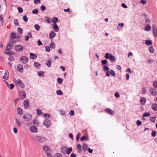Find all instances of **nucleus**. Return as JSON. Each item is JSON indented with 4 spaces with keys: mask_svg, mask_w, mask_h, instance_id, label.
I'll return each instance as SVG.
<instances>
[{
    "mask_svg": "<svg viewBox=\"0 0 157 157\" xmlns=\"http://www.w3.org/2000/svg\"><path fill=\"white\" fill-rule=\"evenodd\" d=\"M33 139L34 140L40 143H42L46 141V138L45 137L36 135Z\"/></svg>",
    "mask_w": 157,
    "mask_h": 157,
    "instance_id": "obj_1",
    "label": "nucleus"
},
{
    "mask_svg": "<svg viewBox=\"0 0 157 157\" xmlns=\"http://www.w3.org/2000/svg\"><path fill=\"white\" fill-rule=\"evenodd\" d=\"M32 115L29 113H26L25 114L23 117V119L25 121H30L32 119Z\"/></svg>",
    "mask_w": 157,
    "mask_h": 157,
    "instance_id": "obj_2",
    "label": "nucleus"
},
{
    "mask_svg": "<svg viewBox=\"0 0 157 157\" xmlns=\"http://www.w3.org/2000/svg\"><path fill=\"white\" fill-rule=\"evenodd\" d=\"M14 49L17 51L22 52L23 50V47L21 45H17L15 46Z\"/></svg>",
    "mask_w": 157,
    "mask_h": 157,
    "instance_id": "obj_3",
    "label": "nucleus"
},
{
    "mask_svg": "<svg viewBox=\"0 0 157 157\" xmlns=\"http://www.w3.org/2000/svg\"><path fill=\"white\" fill-rule=\"evenodd\" d=\"M20 61L23 63H26L28 61V57L25 56H23L20 58Z\"/></svg>",
    "mask_w": 157,
    "mask_h": 157,
    "instance_id": "obj_4",
    "label": "nucleus"
},
{
    "mask_svg": "<svg viewBox=\"0 0 157 157\" xmlns=\"http://www.w3.org/2000/svg\"><path fill=\"white\" fill-rule=\"evenodd\" d=\"M29 130L32 132L33 133H36L38 131V129L37 127L35 126H31L29 128Z\"/></svg>",
    "mask_w": 157,
    "mask_h": 157,
    "instance_id": "obj_5",
    "label": "nucleus"
},
{
    "mask_svg": "<svg viewBox=\"0 0 157 157\" xmlns=\"http://www.w3.org/2000/svg\"><path fill=\"white\" fill-rule=\"evenodd\" d=\"M19 93L21 97V98L22 99H24L26 97V94L24 90H21V91H19Z\"/></svg>",
    "mask_w": 157,
    "mask_h": 157,
    "instance_id": "obj_6",
    "label": "nucleus"
},
{
    "mask_svg": "<svg viewBox=\"0 0 157 157\" xmlns=\"http://www.w3.org/2000/svg\"><path fill=\"white\" fill-rule=\"evenodd\" d=\"M43 124L47 128H49L51 124V121L50 120L48 119H46L44 122Z\"/></svg>",
    "mask_w": 157,
    "mask_h": 157,
    "instance_id": "obj_7",
    "label": "nucleus"
},
{
    "mask_svg": "<svg viewBox=\"0 0 157 157\" xmlns=\"http://www.w3.org/2000/svg\"><path fill=\"white\" fill-rule=\"evenodd\" d=\"M61 150L63 153L69 154V148H67L66 147H62L61 149Z\"/></svg>",
    "mask_w": 157,
    "mask_h": 157,
    "instance_id": "obj_8",
    "label": "nucleus"
},
{
    "mask_svg": "<svg viewBox=\"0 0 157 157\" xmlns=\"http://www.w3.org/2000/svg\"><path fill=\"white\" fill-rule=\"evenodd\" d=\"M29 102L28 100H25L23 102L25 109H27L28 107L29 106Z\"/></svg>",
    "mask_w": 157,
    "mask_h": 157,
    "instance_id": "obj_9",
    "label": "nucleus"
},
{
    "mask_svg": "<svg viewBox=\"0 0 157 157\" xmlns=\"http://www.w3.org/2000/svg\"><path fill=\"white\" fill-rule=\"evenodd\" d=\"M16 83L18 84L19 86L22 88H24L25 87V85L22 82L21 80L20 79H18L17 80H16Z\"/></svg>",
    "mask_w": 157,
    "mask_h": 157,
    "instance_id": "obj_10",
    "label": "nucleus"
},
{
    "mask_svg": "<svg viewBox=\"0 0 157 157\" xmlns=\"http://www.w3.org/2000/svg\"><path fill=\"white\" fill-rule=\"evenodd\" d=\"M27 36H24L25 40L27 41L29 40L30 38H32V33L31 32H29L27 33Z\"/></svg>",
    "mask_w": 157,
    "mask_h": 157,
    "instance_id": "obj_11",
    "label": "nucleus"
},
{
    "mask_svg": "<svg viewBox=\"0 0 157 157\" xmlns=\"http://www.w3.org/2000/svg\"><path fill=\"white\" fill-rule=\"evenodd\" d=\"M105 112L112 115H113L114 113V112L112 110L108 108H105Z\"/></svg>",
    "mask_w": 157,
    "mask_h": 157,
    "instance_id": "obj_12",
    "label": "nucleus"
},
{
    "mask_svg": "<svg viewBox=\"0 0 157 157\" xmlns=\"http://www.w3.org/2000/svg\"><path fill=\"white\" fill-rule=\"evenodd\" d=\"M16 41H12L9 42L7 46H8L9 47L12 48L13 46L15 44Z\"/></svg>",
    "mask_w": 157,
    "mask_h": 157,
    "instance_id": "obj_13",
    "label": "nucleus"
},
{
    "mask_svg": "<svg viewBox=\"0 0 157 157\" xmlns=\"http://www.w3.org/2000/svg\"><path fill=\"white\" fill-rule=\"evenodd\" d=\"M150 92L151 94L153 96L155 95L156 94L157 92L156 90L153 88L150 89Z\"/></svg>",
    "mask_w": 157,
    "mask_h": 157,
    "instance_id": "obj_14",
    "label": "nucleus"
},
{
    "mask_svg": "<svg viewBox=\"0 0 157 157\" xmlns=\"http://www.w3.org/2000/svg\"><path fill=\"white\" fill-rule=\"evenodd\" d=\"M9 72L8 70H6L5 71V75L3 76V78L5 80H7L8 79Z\"/></svg>",
    "mask_w": 157,
    "mask_h": 157,
    "instance_id": "obj_15",
    "label": "nucleus"
},
{
    "mask_svg": "<svg viewBox=\"0 0 157 157\" xmlns=\"http://www.w3.org/2000/svg\"><path fill=\"white\" fill-rule=\"evenodd\" d=\"M18 71L21 73L23 72V66L21 64H19L17 66Z\"/></svg>",
    "mask_w": 157,
    "mask_h": 157,
    "instance_id": "obj_16",
    "label": "nucleus"
},
{
    "mask_svg": "<svg viewBox=\"0 0 157 157\" xmlns=\"http://www.w3.org/2000/svg\"><path fill=\"white\" fill-rule=\"evenodd\" d=\"M146 101V99L144 97H141L140 99V102L141 105H144L145 104Z\"/></svg>",
    "mask_w": 157,
    "mask_h": 157,
    "instance_id": "obj_17",
    "label": "nucleus"
},
{
    "mask_svg": "<svg viewBox=\"0 0 157 157\" xmlns=\"http://www.w3.org/2000/svg\"><path fill=\"white\" fill-rule=\"evenodd\" d=\"M30 57L31 59H34L36 58L37 56L35 54L30 53Z\"/></svg>",
    "mask_w": 157,
    "mask_h": 157,
    "instance_id": "obj_18",
    "label": "nucleus"
},
{
    "mask_svg": "<svg viewBox=\"0 0 157 157\" xmlns=\"http://www.w3.org/2000/svg\"><path fill=\"white\" fill-rule=\"evenodd\" d=\"M56 33L54 32H51L49 33V37L51 39L54 38L56 36Z\"/></svg>",
    "mask_w": 157,
    "mask_h": 157,
    "instance_id": "obj_19",
    "label": "nucleus"
},
{
    "mask_svg": "<svg viewBox=\"0 0 157 157\" xmlns=\"http://www.w3.org/2000/svg\"><path fill=\"white\" fill-rule=\"evenodd\" d=\"M151 108L154 111H157V104L155 103L153 104L151 106Z\"/></svg>",
    "mask_w": 157,
    "mask_h": 157,
    "instance_id": "obj_20",
    "label": "nucleus"
},
{
    "mask_svg": "<svg viewBox=\"0 0 157 157\" xmlns=\"http://www.w3.org/2000/svg\"><path fill=\"white\" fill-rule=\"evenodd\" d=\"M151 26L150 25L148 24L145 26V31H149L151 30Z\"/></svg>",
    "mask_w": 157,
    "mask_h": 157,
    "instance_id": "obj_21",
    "label": "nucleus"
},
{
    "mask_svg": "<svg viewBox=\"0 0 157 157\" xmlns=\"http://www.w3.org/2000/svg\"><path fill=\"white\" fill-rule=\"evenodd\" d=\"M58 18L57 17H53L52 20V22L54 23V24H56L58 21Z\"/></svg>",
    "mask_w": 157,
    "mask_h": 157,
    "instance_id": "obj_22",
    "label": "nucleus"
},
{
    "mask_svg": "<svg viewBox=\"0 0 157 157\" xmlns=\"http://www.w3.org/2000/svg\"><path fill=\"white\" fill-rule=\"evenodd\" d=\"M53 28L56 32H57L58 31L59 27L56 24H53Z\"/></svg>",
    "mask_w": 157,
    "mask_h": 157,
    "instance_id": "obj_23",
    "label": "nucleus"
},
{
    "mask_svg": "<svg viewBox=\"0 0 157 157\" xmlns=\"http://www.w3.org/2000/svg\"><path fill=\"white\" fill-rule=\"evenodd\" d=\"M34 66L37 69H39L40 67V64L38 62H36L34 63Z\"/></svg>",
    "mask_w": 157,
    "mask_h": 157,
    "instance_id": "obj_24",
    "label": "nucleus"
},
{
    "mask_svg": "<svg viewBox=\"0 0 157 157\" xmlns=\"http://www.w3.org/2000/svg\"><path fill=\"white\" fill-rule=\"evenodd\" d=\"M5 82L7 83V84L8 86V87H9L10 89H13L14 87V85H13L12 84H10V85H9V84L6 82V81Z\"/></svg>",
    "mask_w": 157,
    "mask_h": 157,
    "instance_id": "obj_25",
    "label": "nucleus"
},
{
    "mask_svg": "<svg viewBox=\"0 0 157 157\" xmlns=\"http://www.w3.org/2000/svg\"><path fill=\"white\" fill-rule=\"evenodd\" d=\"M77 148L78 150V152L80 153L82 151V146L81 145L79 144H78Z\"/></svg>",
    "mask_w": 157,
    "mask_h": 157,
    "instance_id": "obj_26",
    "label": "nucleus"
},
{
    "mask_svg": "<svg viewBox=\"0 0 157 157\" xmlns=\"http://www.w3.org/2000/svg\"><path fill=\"white\" fill-rule=\"evenodd\" d=\"M17 113H18L21 115H22L23 114V110L20 107H18L17 108Z\"/></svg>",
    "mask_w": 157,
    "mask_h": 157,
    "instance_id": "obj_27",
    "label": "nucleus"
},
{
    "mask_svg": "<svg viewBox=\"0 0 157 157\" xmlns=\"http://www.w3.org/2000/svg\"><path fill=\"white\" fill-rule=\"evenodd\" d=\"M109 59H110L111 61L112 62H113L115 60V58L113 55L111 54L110 55V57H109Z\"/></svg>",
    "mask_w": 157,
    "mask_h": 157,
    "instance_id": "obj_28",
    "label": "nucleus"
},
{
    "mask_svg": "<svg viewBox=\"0 0 157 157\" xmlns=\"http://www.w3.org/2000/svg\"><path fill=\"white\" fill-rule=\"evenodd\" d=\"M83 149L84 151H86L87 149V145L86 144H84L83 145Z\"/></svg>",
    "mask_w": 157,
    "mask_h": 157,
    "instance_id": "obj_29",
    "label": "nucleus"
},
{
    "mask_svg": "<svg viewBox=\"0 0 157 157\" xmlns=\"http://www.w3.org/2000/svg\"><path fill=\"white\" fill-rule=\"evenodd\" d=\"M36 114L37 115H41L42 114V112L41 110L39 109H36Z\"/></svg>",
    "mask_w": 157,
    "mask_h": 157,
    "instance_id": "obj_30",
    "label": "nucleus"
},
{
    "mask_svg": "<svg viewBox=\"0 0 157 157\" xmlns=\"http://www.w3.org/2000/svg\"><path fill=\"white\" fill-rule=\"evenodd\" d=\"M16 122L18 126L19 127L21 125V123L19 120L16 118H15Z\"/></svg>",
    "mask_w": 157,
    "mask_h": 157,
    "instance_id": "obj_31",
    "label": "nucleus"
},
{
    "mask_svg": "<svg viewBox=\"0 0 157 157\" xmlns=\"http://www.w3.org/2000/svg\"><path fill=\"white\" fill-rule=\"evenodd\" d=\"M145 43L147 45H150L152 44V41L151 40H146L145 41Z\"/></svg>",
    "mask_w": 157,
    "mask_h": 157,
    "instance_id": "obj_32",
    "label": "nucleus"
},
{
    "mask_svg": "<svg viewBox=\"0 0 157 157\" xmlns=\"http://www.w3.org/2000/svg\"><path fill=\"white\" fill-rule=\"evenodd\" d=\"M88 139L87 136H83L81 138L80 140L81 141H82L84 140H86Z\"/></svg>",
    "mask_w": 157,
    "mask_h": 157,
    "instance_id": "obj_33",
    "label": "nucleus"
},
{
    "mask_svg": "<svg viewBox=\"0 0 157 157\" xmlns=\"http://www.w3.org/2000/svg\"><path fill=\"white\" fill-rule=\"evenodd\" d=\"M50 46L52 48H55V45L54 42H52L50 44Z\"/></svg>",
    "mask_w": 157,
    "mask_h": 157,
    "instance_id": "obj_34",
    "label": "nucleus"
},
{
    "mask_svg": "<svg viewBox=\"0 0 157 157\" xmlns=\"http://www.w3.org/2000/svg\"><path fill=\"white\" fill-rule=\"evenodd\" d=\"M17 31L20 34H21L23 33V30L21 28H18Z\"/></svg>",
    "mask_w": 157,
    "mask_h": 157,
    "instance_id": "obj_35",
    "label": "nucleus"
},
{
    "mask_svg": "<svg viewBox=\"0 0 157 157\" xmlns=\"http://www.w3.org/2000/svg\"><path fill=\"white\" fill-rule=\"evenodd\" d=\"M46 64L48 67H50L51 66V61L50 60H48L47 62L46 63Z\"/></svg>",
    "mask_w": 157,
    "mask_h": 157,
    "instance_id": "obj_36",
    "label": "nucleus"
},
{
    "mask_svg": "<svg viewBox=\"0 0 157 157\" xmlns=\"http://www.w3.org/2000/svg\"><path fill=\"white\" fill-rule=\"evenodd\" d=\"M43 117H46L47 118H49L50 117L51 115L49 114L45 113H44L43 114Z\"/></svg>",
    "mask_w": 157,
    "mask_h": 157,
    "instance_id": "obj_37",
    "label": "nucleus"
},
{
    "mask_svg": "<svg viewBox=\"0 0 157 157\" xmlns=\"http://www.w3.org/2000/svg\"><path fill=\"white\" fill-rule=\"evenodd\" d=\"M150 113L148 112L144 113L143 115V117H147L150 116Z\"/></svg>",
    "mask_w": 157,
    "mask_h": 157,
    "instance_id": "obj_38",
    "label": "nucleus"
},
{
    "mask_svg": "<svg viewBox=\"0 0 157 157\" xmlns=\"http://www.w3.org/2000/svg\"><path fill=\"white\" fill-rule=\"evenodd\" d=\"M43 149L45 151H48V150L49 147L46 145H44L43 146Z\"/></svg>",
    "mask_w": 157,
    "mask_h": 157,
    "instance_id": "obj_39",
    "label": "nucleus"
},
{
    "mask_svg": "<svg viewBox=\"0 0 157 157\" xmlns=\"http://www.w3.org/2000/svg\"><path fill=\"white\" fill-rule=\"evenodd\" d=\"M149 51L151 53H153L154 51V49L153 47L151 46L149 48Z\"/></svg>",
    "mask_w": 157,
    "mask_h": 157,
    "instance_id": "obj_40",
    "label": "nucleus"
},
{
    "mask_svg": "<svg viewBox=\"0 0 157 157\" xmlns=\"http://www.w3.org/2000/svg\"><path fill=\"white\" fill-rule=\"evenodd\" d=\"M63 82V79L60 78H58L57 79V82L59 84H61Z\"/></svg>",
    "mask_w": 157,
    "mask_h": 157,
    "instance_id": "obj_41",
    "label": "nucleus"
},
{
    "mask_svg": "<svg viewBox=\"0 0 157 157\" xmlns=\"http://www.w3.org/2000/svg\"><path fill=\"white\" fill-rule=\"evenodd\" d=\"M56 93L57 94L61 95L63 94V92L60 90H57L56 91Z\"/></svg>",
    "mask_w": 157,
    "mask_h": 157,
    "instance_id": "obj_42",
    "label": "nucleus"
},
{
    "mask_svg": "<svg viewBox=\"0 0 157 157\" xmlns=\"http://www.w3.org/2000/svg\"><path fill=\"white\" fill-rule=\"evenodd\" d=\"M34 27L37 31H39L40 29V26L38 24H36L34 25Z\"/></svg>",
    "mask_w": 157,
    "mask_h": 157,
    "instance_id": "obj_43",
    "label": "nucleus"
},
{
    "mask_svg": "<svg viewBox=\"0 0 157 157\" xmlns=\"http://www.w3.org/2000/svg\"><path fill=\"white\" fill-rule=\"evenodd\" d=\"M8 60L10 61H12L14 60V58L13 56H10L8 58Z\"/></svg>",
    "mask_w": 157,
    "mask_h": 157,
    "instance_id": "obj_44",
    "label": "nucleus"
},
{
    "mask_svg": "<svg viewBox=\"0 0 157 157\" xmlns=\"http://www.w3.org/2000/svg\"><path fill=\"white\" fill-rule=\"evenodd\" d=\"M44 73V72L41 71L38 72L37 73L38 75L40 76H43L44 75V74H43Z\"/></svg>",
    "mask_w": 157,
    "mask_h": 157,
    "instance_id": "obj_45",
    "label": "nucleus"
},
{
    "mask_svg": "<svg viewBox=\"0 0 157 157\" xmlns=\"http://www.w3.org/2000/svg\"><path fill=\"white\" fill-rule=\"evenodd\" d=\"M14 23L16 26H19V24L17 19H15L13 21Z\"/></svg>",
    "mask_w": 157,
    "mask_h": 157,
    "instance_id": "obj_46",
    "label": "nucleus"
},
{
    "mask_svg": "<svg viewBox=\"0 0 157 157\" xmlns=\"http://www.w3.org/2000/svg\"><path fill=\"white\" fill-rule=\"evenodd\" d=\"M22 19L25 22H27L28 20V19L26 15H25L23 16Z\"/></svg>",
    "mask_w": 157,
    "mask_h": 157,
    "instance_id": "obj_47",
    "label": "nucleus"
},
{
    "mask_svg": "<svg viewBox=\"0 0 157 157\" xmlns=\"http://www.w3.org/2000/svg\"><path fill=\"white\" fill-rule=\"evenodd\" d=\"M17 9L19 13H22L23 12V9L20 7H19L17 8Z\"/></svg>",
    "mask_w": 157,
    "mask_h": 157,
    "instance_id": "obj_48",
    "label": "nucleus"
},
{
    "mask_svg": "<svg viewBox=\"0 0 157 157\" xmlns=\"http://www.w3.org/2000/svg\"><path fill=\"white\" fill-rule=\"evenodd\" d=\"M145 21L146 23L150 24L151 23V21L150 20L149 18L147 17L145 18Z\"/></svg>",
    "mask_w": 157,
    "mask_h": 157,
    "instance_id": "obj_49",
    "label": "nucleus"
},
{
    "mask_svg": "<svg viewBox=\"0 0 157 157\" xmlns=\"http://www.w3.org/2000/svg\"><path fill=\"white\" fill-rule=\"evenodd\" d=\"M110 75L113 76H115V71L113 70H111L110 71Z\"/></svg>",
    "mask_w": 157,
    "mask_h": 157,
    "instance_id": "obj_50",
    "label": "nucleus"
},
{
    "mask_svg": "<svg viewBox=\"0 0 157 157\" xmlns=\"http://www.w3.org/2000/svg\"><path fill=\"white\" fill-rule=\"evenodd\" d=\"M54 157H62V156L61 154L57 153L55 154Z\"/></svg>",
    "mask_w": 157,
    "mask_h": 157,
    "instance_id": "obj_51",
    "label": "nucleus"
},
{
    "mask_svg": "<svg viewBox=\"0 0 157 157\" xmlns=\"http://www.w3.org/2000/svg\"><path fill=\"white\" fill-rule=\"evenodd\" d=\"M110 57V55H109V54L108 53H106L105 54V57L106 59H109V57Z\"/></svg>",
    "mask_w": 157,
    "mask_h": 157,
    "instance_id": "obj_52",
    "label": "nucleus"
},
{
    "mask_svg": "<svg viewBox=\"0 0 157 157\" xmlns=\"http://www.w3.org/2000/svg\"><path fill=\"white\" fill-rule=\"evenodd\" d=\"M157 133L155 131H152L151 133V135L153 137H155Z\"/></svg>",
    "mask_w": 157,
    "mask_h": 157,
    "instance_id": "obj_53",
    "label": "nucleus"
},
{
    "mask_svg": "<svg viewBox=\"0 0 157 157\" xmlns=\"http://www.w3.org/2000/svg\"><path fill=\"white\" fill-rule=\"evenodd\" d=\"M146 89L145 87H144L142 88V93L143 94H145L146 92Z\"/></svg>",
    "mask_w": 157,
    "mask_h": 157,
    "instance_id": "obj_54",
    "label": "nucleus"
},
{
    "mask_svg": "<svg viewBox=\"0 0 157 157\" xmlns=\"http://www.w3.org/2000/svg\"><path fill=\"white\" fill-rule=\"evenodd\" d=\"M103 69L104 71H106L109 69V68L106 66H104Z\"/></svg>",
    "mask_w": 157,
    "mask_h": 157,
    "instance_id": "obj_55",
    "label": "nucleus"
},
{
    "mask_svg": "<svg viewBox=\"0 0 157 157\" xmlns=\"http://www.w3.org/2000/svg\"><path fill=\"white\" fill-rule=\"evenodd\" d=\"M40 9L41 10L44 11L46 9V8L44 6L42 5L40 7Z\"/></svg>",
    "mask_w": 157,
    "mask_h": 157,
    "instance_id": "obj_56",
    "label": "nucleus"
},
{
    "mask_svg": "<svg viewBox=\"0 0 157 157\" xmlns=\"http://www.w3.org/2000/svg\"><path fill=\"white\" fill-rule=\"evenodd\" d=\"M81 136V133L79 132L78 133L76 136V140H78L79 139L80 137Z\"/></svg>",
    "mask_w": 157,
    "mask_h": 157,
    "instance_id": "obj_57",
    "label": "nucleus"
},
{
    "mask_svg": "<svg viewBox=\"0 0 157 157\" xmlns=\"http://www.w3.org/2000/svg\"><path fill=\"white\" fill-rule=\"evenodd\" d=\"M101 63L103 65L106 64L107 63V61L106 59L101 60Z\"/></svg>",
    "mask_w": 157,
    "mask_h": 157,
    "instance_id": "obj_58",
    "label": "nucleus"
},
{
    "mask_svg": "<svg viewBox=\"0 0 157 157\" xmlns=\"http://www.w3.org/2000/svg\"><path fill=\"white\" fill-rule=\"evenodd\" d=\"M38 12V11L37 9H34L32 11V13L33 14H36Z\"/></svg>",
    "mask_w": 157,
    "mask_h": 157,
    "instance_id": "obj_59",
    "label": "nucleus"
},
{
    "mask_svg": "<svg viewBox=\"0 0 157 157\" xmlns=\"http://www.w3.org/2000/svg\"><path fill=\"white\" fill-rule=\"evenodd\" d=\"M33 124H35L36 125L38 124V122L36 120H34L33 121Z\"/></svg>",
    "mask_w": 157,
    "mask_h": 157,
    "instance_id": "obj_60",
    "label": "nucleus"
},
{
    "mask_svg": "<svg viewBox=\"0 0 157 157\" xmlns=\"http://www.w3.org/2000/svg\"><path fill=\"white\" fill-rule=\"evenodd\" d=\"M11 36L12 38L14 39L16 38L15 34L13 33H12Z\"/></svg>",
    "mask_w": 157,
    "mask_h": 157,
    "instance_id": "obj_61",
    "label": "nucleus"
},
{
    "mask_svg": "<svg viewBox=\"0 0 157 157\" xmlns=\"http://www.w3.org/2000/svg\"><path fill=\"white\" fill-rule=\"evenodd\" d=\"M155 117H151L150 118V120L152 121V122H154L155 121Z\"/></svg>",
    "mask_w": 157,
    "mask_h": 157,
    "instance_id": "obj_62",
    "label": "nucleus"
},
{
    "mask_svg": "<svg viewBox=\"0 0 157 157\" xmlns=\"http://www.w3.org/2000/svg\"><path fill=\"white\" fill-rule=\"evenodd\" d=\"M46 51L49 52L50 51V48L48 46H46L45 47Z\"/></svg>",
    "mask_w": 157,
    "mask_h": 157,
    "instance_id": "obj_63",
    "label": "nucleus"
},
{
    "mask_svg": "<svg viewBox=\"0 0 157 157\" xmlns=\"http://www.w3.org/2000/svg\"><path fill=\"white\" fill-rule=\"evenodd\" d=\"M153 86L155 88H157V82H154L153 83Z\"/></svg>",
    "mask_w": 157,
    "mask_h": 157,
    "instance_id": "obj_64",
    "label": "nucleus"
}]
</instances>
